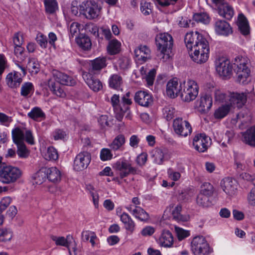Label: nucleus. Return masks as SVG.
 <instances>
[{"label":"nucleus","mask_w":255,"mask_h":255,"mask_svg":"<svg viewBox=\"0 0 255 255\" xmlns=\"http://www.w3.org/2000/svg\"><path fill=\"white\" fill-rule=\"evenodd\" d=\"M184 42L193 61L198 64L205 63L209 56L210 47L208 41L198 31L187 33Z\"/></svg>","instance_id":"nucleus-1"},{"label":"nucleus","mask_w":255,"mask_h":255,"mask_svg":"<svg viewBox=\"0 0 255 255\" xmlns=\"http://www.w3.org/2000/svg\"><path fill=\"white\" fill-rule=\"evenodd\" d=\"M157 47V56L162 62L169 61L172 57V50L173 45V38L168 33L157 34L155 38Z\"/></svg>","instance_id":"nucleus-2"},{"label":"nucleus","mask_w":255,"mask_h":255,"mask_svg":"<svg viewBox=\"0 0 255 255\" xmlns=\"http://www.w3.org/2000/svg\"><path fill=\"white\" fill-rule=\"evenodd\" d=\"M234 64L237 66L235 69L237 81L244 85L248 84L251 72L248 60L242 56H238L235 58Z\"/></svg>","instance_id":"nucleus-3"},{"label":"nucleus","mask_w":255,"mask_h":255,"mask_svg":"<svg viewBox=\"0 0 255 255\" xmlns=\"http://www.w3.org/2000/svg\"><path fill=\"white\" fill-rule=\"evenodd\" d=\"M181 98L182 101L190 102L194 100L199 94V86L197 83L191 79H187L182 83Z\"/></svg>","instance_id":"nucleus-4"},{"label":"nucleus","mask_w":255,"mask_h":255,"mask_svg":"<svg viewBox=\"0 0 255 255\" xmlns=\"http://www.w3.org/2000/svg\"><path fill=\"white\" fill-rule=\"evenodd\" d=\"M22 175L21 170L17 167L8 165L0 168V182L6 184L15 182Z\"/></svg>","instance_id":"nucleus-5"},{"label":"nucleus","mask_w":255,"mask_h":255,"mask_svg":"<svg viewBox=\"0 0 255 255\" xmlns=\"http://www.w3.org/2000/svg\"><path fill=\"white\" fill-rule=\"evenodd\" d=\"M191 250L194 255H209L213 252L203 236H197L193 238L191 242Z\"/></svg>","instance_id":"nucleus-6"},{"label":"nucleus","mask_w":255,"mask_h":255,"mask_svg":"<svg viewBox=\"0 0 255 255\" xmlns=\"http://www.w3.org/2000/svg\"><path fill=\"white\" fill-rule=\"evenodd\" d=\"M101 7L94 1H87L80 5V12L89 19L97 18L101 11Z\"/></svg>","instance_id":"nucleus-7"},{"label":"nucleus","mask_w":255,"mask_h":255,"mask_svg":"<svg viewBox=\"0 0 255 255\" xmlns=\"http://www.w3.org/2000/svg\"><path fill=\"white\" fill-rule=\"evenodd\" d=\"M113 167L121 178L127 177L128 175L137 173V169L132 167L130 163L125 159L116 162Z\"/></svg>","instance_id":"nucleus-8"},{"label":"nucleus","mask_w":255,"mask_h":255,"mask_svg":"<svg viewBox=\"0 0 255 255\" xmlns=\"http://www.w3.org/2000/svg\"><path fill=\"white\" fill-rule=\"evenodd\" d=\"M214 62L216 71L220 76L227 77L231 74L232 66L227 58L218 56Z\"/></svg>","instance_id":"nucleus-9"},{"label":"nucleus","mask_w":255,"mask_h":255,"mask_svg":"<svg viewBox=\"0 0 255 255\" xmlns=\"http://www.w3.org/2000/svg\"><path fill=\"white\" fill-rule=\"evenodd\" d=\"M173 128L175 132L179 135L186 137L192 132L189 123L182 118H177L173 121Z\"/></svg>","instance_id":"nucleus-10"},{"label":"nucleus","mask_w":255,"mask_h":255,"mask_svg":"<svg viewBox=\"0 0 255 255\" xmlns=\"http://www.w3.org/2000/svg\"><path fill=\"white\" fill-rule=\"evenodd\" d=\"M220 186L223 191L228 196H233L237 193L238 183L231 177H226L220 182Z\"/></svg>","instance_id":"nucleus-11"},{"label":"nucleus","mask_w":255,"mask_h":255,"mask_svg":"<svg viewBox=\"0 0 255 255\" xmlns=\"http://www.w3.org/2000/svg\"><path fill=\"white\" fill-rule=\"evenodd\" d=\"M91 161V155L88 152L79 153L75 157L73 168L76 171H82L86 168Z\"/></svg>","instance_id":"nucleus-12"},{"label":"nucleus","mask_w":255,"mask_h":255,"mask_svg":"<svg viewBox=\"0 0 255 255\" xmlns=\"http://www.w3.org/2000/svg\"><path fill=\"white\" fill-rule=\"evenodd\" d=\"M210 138L205 134H196L193 140V145L195 149L200 152H204L207 150L210 144Z\"/></svg>","instance_id":"nucleus-13"},{"label":"nucleus","mask_w":255,"mask_h":255,"mask_svg":"<svg viewBox=\"0 0 255 255\" xmlns=\"http://www.w3.org/2000/svg\"><path fill=\"white\" fill-rule=\"evenodd\" d=\"M212 106V98L210 95L206 94L201 95L199 99L196 102V106L201 113H206Z\"/></svg>","instance_id":"nucleus-14"},{"label":"nucleus","mask_w":255,"mask_h":255,"mask_svg":"<svg viewBox=\"0 0 255 255\" xmlns=\"http://www.w3.org/2000/svg\"><path fill=\"white\" fill-rule=\"evenodd\" d=\"M229 97L230 105L240 109L242 108L247 102V93L233 92L230 94Z\"/></svg>","instance_id":"nucleus-15"},{"label":"nucleus","mask_w":255,"mask_h":255,"mask_svg":"<svg viewBox=\"0 0 255 255\" xmlns=\"http://www.w3.org/2000/svg\"><path fill=\"white\" fill-rule=\"evenodd\" d=\"M214 29L219 35L228 36L233 33L231 26L224 20H217L214 23Z\"/></svg>","instance_id":"nucleus-16"},{"label":"nucleus","mask_w":255,"mask_h":255,"mask_svg":"<svg viewBox=\"0 0 255 255\" xmlns=\"http://www.w3.org/2000/svg\"><path fill=\"white\" fill-rule=\"evenodd\" d=\"M134 99L135 103L144 107H148L153 103L152 96L145 91H137L135 94Z\"/></svg>","instance_id":"nucleus-17"},{"label":"nucleus","mask_w":255,"mask_h":255,"mask_svg":"<svg viewBox=\"0 0 255 255\" xmlns=\"http://www.w3.org/2000/svg\"><path fill=\"white\" fill-rule=\"evenodd\" d=\"M182 83L178 84L177 78L169 80L166 85L167 95L171 98H175L182 91Z\"/></svg>","instance_id":"nucleus-18"},{"label":"nucleus","mask_w":255,"mask_h":255,"mask_svg":"<svg viewBox=\"0 0 255 255\" xmlns=\"http://www.w3.org/2000/svg\"><path fill=\"white\" fill-rule=\"evenodd\" d=\"M83 78L90 89L95 92H98L103 88L102 83L98 79L93 77L91 74L84 72Z\"/></svg>","instance_id":"nucleus-19"},{"label":"nucleus","mask_w":255,"mask_h":255,"mask_svg":"<svg viewBox=\"0 0 255 255\" xmlns=\"http://www.w3.org/2000/svg\"><path fill=\"white\" fill-rule=\"evenodd\" d=\"M53 75L57 83L66 85L73 86L76 84L75 80L72 77L58 71H53Z\"/></svg>","instance_id":"nucleus-20"},{"label":"nucleus","mask_w":255,"mask_h":255,"mask_svg":"<svg viewBox=\"0 0 255 255\" xmlns=\"http://www.w3.org/2000/svg\"><path fill=\"white\" fill-rule=\"evenodd\" d=\"M126 208L136 218L140 221H145L148 220L149 215L142 208L139 206H135L134 209L132 206L129 205L126 207Z\"/></svg>","instance_id":"nucleus-21"},{"label":"nucleus","mask_w":255,"mask_h":255,"mask_svg":"<svg viewBox=\"0 0 255 255\" xmlns=\"http://www.w3.org/2000/svg\"><path fill=\"white\" fill-rule=\"evenodd\" d=\"M173 237L171 233L168 230H164L161 233L158 239V244L161 247L170 248L173 244Z\"/></svg>","instance_id":"nucleus-22"},{"label":"nucleus","mask_w":255,"mask_h":255,"mask_svg":"<svg viewBox=\"0 0 255 255\" xmlns=\"http://www.w3.org/2000/svg\"><path fill=\"white\" fill-rule=\"evenodd\" d=\"M71 238V237L69 235L67 236L66 238H65L64 237H57V236H52L51 237V238L52 240L53 241L55 242V244L57 246H61L66 247L68 249V251H69V253L70 255H73L72 254V253H71V249L69 248V247H70V243L69 239ZM72 250H73V251L74 252V255H76V248H75V247L73 248L72 249Z\"/></svg>","instance_id":"nucleus-23"},{"label":"nucleus","mask_w":255,"mask_h":255,"mask_svg":"<svg viewBox=\"0 0 255 255\" xmlns=\"http://www.w3.org/2000/svg\"><path fill=\"white\" fill-rule=\"evenodd\" d=\"M182 208V206L179 204L176 206L173 204H171L167 208L171 211L173 219L178 222H184L188 220L187 217L183 216L181 214Z\"/></svg>","instance_id":"nucleus-24"},{"label":"nucleus","mask_w":255,"mask_h":255,"mask_svg":"<svg viewBox=\"0 0 255 255\" xmlns=\"http://www.w3.org/2000/svg\"><path fill=\"white\" fill-rule=\"evenodd\" d=\"M6 82L9 87L16 88L18 87L22 82L21 74L17 72L9 73L6 76Z\"/></svg>","instance_id":"nucleus-25"},{"label":"nucleus","mask_w":255,"mask_h":255,"mask_svg":"<svg viewBox=\"0 0 255 255\" xmlns=\"http://www.w3.org/2000/svg\"><path fill=\"white\" fill-rule=\"evenodd\" d=\"M218 13L220 16L230 20L234 15V10L231 5L225 2L218 6Z\"/></svg>","instance_id":"nucleus-26"},{"label":"nucleus","mask_w":255,"mask_h":255,"mask_svg":"<svg viewBox=\"0 0 255 255\" xmlns=\"http://www.w3.org/2000/svg\"><path fill=\"white\" fill-rule=\"evenodd\" d=\"M238 26L243 35L246 36L250 34V26L248 20L243 13H240L238 15Z\"/></svg>","instance_id":"nucleus-27"},{"label":"nucleus","mask_w":255,"mask_h":255,"mask_svg":"<svg viewBox=\"0 0 255 255\" xmlns=\"http://www.w3.org/2000/svg\"><path fill=\"white\" fill-rule=\"evenodd\" d=\"M150 53V49L145 45H140L134 50V54L137 59L143 62L146 61L149 58Z\"/></svg>","instance_id":"nucleus-28"},{"label":"nucleus","mask_w":255,"mask_h":255,"mask_svg":"<svg viewBox=\"0 0 255 255\" xmlns=\"http://www.w3.org/2000/svg\"><path fill=\"white\" fill-rule=\"evenodd\" d=\"M166 153V150L163 149L156 148L153 149L151 152L153 162L158 165L162 164Z\"/></svg>","instance_id":"nucleus-29"},{"label":"nucleus","mask_w":255,"mask_h":255,"mask_svg":"<svg viewBox=\"0 0 255 255\" xmlns=\"http://www.w3.org/2000/svg\"><path fill=\"white\" fill-rule=\"evenodd\" d=\"M47 178L53 183L58 182L61 180V174L60 170L55 167L45 169Z\"/></svg>","instance_id":"nucleus-30"},{"label":"nucleus","mask_w":255,"mask_h":255,"mask_svg":"<svg viewBox=\"0 0 255 255\" xmlns=\"http://www.w3.org/2000/svg\"><path fill=\"white\" fill-rule=\"evenodd\" d=\"M243 141L246 143L255 147V127H252L243 134Z\"/></svg>","instance_id":"nucleus-31"},{"label":"nucleus","mask_w":255,"mask_h":255,"mask_svg":"<svg viewBox=\"0 0 255 255\" xmlns=\"http://www.w3.org/2000/svg\"><path fill=\"white\" fill-rule=\"evenodd\" d=\"M121 221L125 225L126 229L132 233L134 230L135 224L129 215L127 213H123L120 216Z\"/></svg>","instance_id":"nucleus-32"},{"label":"nucleus","mask_w":255,"mask_h":255,"mask_svg":"<svg viewBox=\"0 0 255 255\" xmlns=\"http://www.w3.org/2000/svg\"><path fill=\"white\" fill-rule=\"evenodd\" d=\"M48 84L50 91L57 96L61 98H64L66 96V93L61 88L59 83H56L52 80H49Z\"/></svg>","instance_id":"nucleus-33"},{"label":"nucleus","mask_w":255,"mask_h":255,"mask_svg":"<svg viewBox=\"0 0 255 255\" xmlns=\"http://www.w3.org/2000/svg\"><path fill=\"white\" fill-rule=\"evenodd\" d=\"M28 116L36 121H41L45 119V115L38 107H34L28 113Z\"/></svg>","instance_id":"nucleus-34"},{"label":"nucleus","mask_w":255,"mask_h":255,"mask_svg":"<svg viewBox=\"0 0 255 255\" xmlns=\"http://www.w3.org/2000/svg\"><path fill=\"white\" fill-rule=\"evenodd\" d=\"M125 142L126 138L125 136L123 134H120L116 136L109 146L112 150L117 151L124 145Z\"/></svg>","instance_id":"nucleus-35"},{"label":"nucleus","mask_w":255,"mask_h":255,"mask_svg":"<svg viewBox=\"0 0 255 255\" xmlns=\"http://www.w3.org/2000/svg\"><path fill=\"white\" fill-rule=\"evenodd\" d=\"M231 109L229 104H226L219 107L215 111L214 115L215 119H221L226 117Z\"/></svg>","instance_id":"nucleus-36"},{"label":"nucleus","mask_w":255,"mask_h":255,"mask_svg":"<svg viewBox=\"0 0 255 255\" xmlns=\"http://www.w3.org/2000/svg\"><path fill=\"white\" fill-rule=\"evenodd\" d=\"M12 139L15 144L24 142V133L19 128H16L12 130Z\"/></svg>","instance_id":"nucleus-37"},{"label":"nucleus","mask_w":255,"mask_h":255,"mask_svg":"<svg viewBox=\"0 0 255 255\" xmlns=\"http://www.w3.org/2000/svg\"><path fill=\"white\" fill-rule=\"evenodd\" d=\"M76 42L77 44L85 50H88L91 48L92 43L90 39L87 36H82L77 38Z\"/></svg>","instance_id":"nucleus-38"},{"label":"nucleus","mask_w":255,"mask_h":255,"mask_svg":"<svg viewBox=\"0 0 255 255\" xmlns=\"http://www.w3.org/2000/svg\"><path fill=\"white\" fill-rule=\"evenodd\" d=\"M121 42L116 39H114L109 41L107 47L109 53L111 54H116L120 50Z\"/></svg>","instance_id":"nucleus-39"},{"label":"nucleus","mask_w":255,"mask_h":255,"mask_svg":"<svg viewBox=\"0 0 255 255\" xmlns=\"http://www.w3.org/2000/svg\"><path fill=\"white\" fill-rule=\"evenodd\" d=\"M40 65L38 61L34 58H30L26 65V68L31 74H36L39 70Z\"/></svg>","instance_id":"nucleus-40"},{"label":"nucleus","mask_w":255,"mask_h":255,"mask_svg":"<svg viewBox=\"0 0 255 255\" xmlns=\"http://www.w3.org/2000/svg\"><path fill=\"white\" fill-rule=\"evenodd\" d=\"M123 83V79L121 76L118 74H114L109 79V85L110 87L118 89Z\"/></svg>","instance_id":"nucleus-41"},{"label":"nucleus","mask_w":255,"mask_h":255,"mask_svg":"<svg viewBox=\"0 0 255 255\" xmlns=\"http://www.w3.org/2000/svg\"><path fill=\"white\" fill-rule=\"evenodd\" d=\"M210 196L199 193L196 199V202L198 205L204 207H207L211 205V202L209 200Z\"/></svg>","instance_id":"nucleus-42"},{"label":"nucleus","mask_w":255,"mask_h":255,"mask_svg":"<svg viewBox=\"0 0 255 255\" xmlns=\"http://www.w3.org/2000/svg\"><path fill=\"white\" fill-rule=\"evenodd\" d=\"M92 65L94 70H101L106 66V59L104 57L97 58L92 62Z\"/></svg>","instance_id":"nucleus-43"},{"label":"nucleus","mask_w":255,"mask_h":255,"mask_svg":"<svg viewBox=\"0 0 255 255\" xmlns=\"http://www.w3.org/2000/svg\"><path fill=\"white\" fill-rule=\"evenodd\" d=\"M34 92V88L32 83L27 82L22 85L21 88V94L24 97L32 95Z\"/></svg>","instance_id":"nucleus-44"},{"label":"nucleus","mask_w":255,"mask_h":255,"mask_svg":"<svg viewBox=\"0 0 255 255\" xmlns=\"http://www.w3.org/2000/svg\"><path fill=\"white\" fill-rule=\"evenodd\" d=\"M193 19L198 22L208 24L210 22V17L206 13H197L193 15Z\"/></svg>","instance_id":"nucleus-45"},{"label":"nucleus","mask_w":255,"mask_h":255,"mask_svg":"<svg viewBox=\"0 0 255 255\" xmlns=\"http://www.w3.org/2000/svg\"><path fill=\"white\" fill-rule=\"evenodd\" d=\"M214 191V187L212 184L209 182H204L201 186L200 193L211 197L213 195Z\"/></svg>","instance_id":"nucleus-46"},{"label":"nucleus","mask_w":255,"mask_h":255,"mask_svg":"<svg viewBox=\"0 0 255 255\" xmlns=\"http://www.w3.org/2000/svg\"><path fill=\"white\" fill-rule=\"evenodd\" d=\"M12 237V233L6 229H0V242H5L10 241Z\"/></svg>","instance_id":"nucleus-47"},{"label":"nucleus","mask_w":255,"mask_h":255,"mask_svg":"<svg viewBox=\"0 0 255 255\" xmlns=\"http://www.w3.org/2000/svg\"><path fill=\"white\" fill-rule=\"evenodd\" d=\"M44 3L47 12L52 13L58 8L56 0H45Z\"/></svg>","instance_id":"nucleus-48"},{"label":"nucleus","mask_w":255,"mask_h":255,"mask_svg":"<svg viewBox=\"0 0 255 255\" xmlns=\"http://www.w3.org/2000/svg\"><path fill=\"white\" fill-rule=\"evenodd\" d=\"M35 40L41 48L44 49L47 48L48 41L46 35L41 32H38L37 34Z\"/></svg>","instance_id":"nucleus-49"},{"label":"nucleus","mask_w":255,"mask_h":255,"mask_svg":"<svg viewBox=\"0 0 255 255\" xmlns=\"http://www.w3.org/2000/svg\"><path fill=\"white\" fill-rule=\"evenodd\" d=\"M46 172L42 170H39L37 172L34 176V182L36 184H41L46 179Z\"/></svg>","instance_id":"nucleus-50"},{"label":"nucleus","mask_w":255,"mask_h":255,"mask_svg":"<svg viewBox=\"0 0 255 255\" xmlns=\"http://www.w3.org/2000/svg\"><path fill=\"white\" fill-rule=\"evenodd\" d=\"M58 153L56 149L53 147L48 148L45 154V158L47 160H56L58 158Z\"/></svg>","instance_id":"nucleus-51"},{"label":"nucleus","mask_w":255,"mask_h":255,"mask_svg":"<svg viewBox=\"0 0 255 255\" xmlns=\"http://www.w3.org/2000/svg\"><path fill=\"white\" fill-rule=\"evenodd\" d=\"M175 112V109L170 106L166 107L163 109V115L167 121L171 120L174 117Z\"/></svg>","instance_id":"nucleus-52"},{"label":"nucleus","mask_w":255,"mask_h":255,"mask_svg":"<svg viewBox=\"0 0 255 255\" xmlns=\"http://www.w3.org/2000/svg\"><path fill=\"white\" fill-rule=\"evenodd\" d=\"M80 25L78 22H73L71 24L69 28L70 37H73L78 35L80 32Z\"/></svg>","instance_id":"nucleus-53"},{"label":"nucleus","mask_w":255,"mask_h":255,"mask_svg":"<svg viewBox=\"0 0 255 255\" xmlns=\"http://www.w3.org/2000/svg\"><path fill=\"white\" fill-rule=\"evenodd\" d=\"M117 64L121 69H127L129 66L130 60L126 57L120 58L117 62Z\"/></svg>","instance_id":"nucleus-54"},{"label":"nucleus","mask_w":255,"mask_h":255,"mask_svg":"<svg viewBox=\"0 0 255 255\" xmlns=\"http://www.w3.org/2000/svg\"><path fill=\"white\" fill-rule=\"evenodd\" d=\"M17 147V154L20 157L25 158L28 155V151L24 142L16 144Z\"/></svg>","instance_id":"nucleus-55"},{"label":"nucleus","mask_w":255,"mask_h":255,"mask_svg":"<svg viewBox=\"0 0 255 255\" xmlns=\"http://www.w3.org/2000/svg\"><path fill=\"white\" fill-rule=\"evenodd\" d=\"M14 54L21 61H23L25 59L26 55L24 53V49L21 45L15 46Z\"/></svg>","instance_id":"nucleus-56"},{"label":"nucleus","mask_w":255,"mask_h":255,"mask_svg":"<svg viewBox=\"0 0 255 255\" xmlns=\"http://www.w3.org/2000/svg\"><path fill=\"white\" fill-rule=\"evenodd\" d=\"M113 154L108 148H103L100 152V158L102 161H107L112 158Z\"/></svg>","instance_id":"nucleus-57"},{"label":"nucleus","mask_w":255,"mask_h":255,"mask_svg":"<svg viewBox=\"0 0 255 255\" xmlns=\"http://www.w3.org/2000/svg\"><path fill=\"white\" fill-rule=\"evenodd\" d=\"M175 230L179 240H182L189 235L188 231L184 230L181 228L175 227Z\"/></svg>","instance_id":"nucleus-58"},{"label":"nucleus","mask_w":255,"mask_h":255,"mask_svg":"<svg viewBox=\"0 0 255 255\" xmlns=\"http://www.w3.org/2000/svg\"><path fill=\"white\" fill-rule=\"evenodd\" d=\"M128 110V106L125 107L124 108L121 107L119 109H114L116 114V118L119 121H121L126 112Z\"/></svg>","instance_id":"nucleus-59"},{"label":"nucleus","mask_w":255,"mask_h":255,"mask_svg":"<svg viewBox=\"0 0 255 255\" xmlns=\"http://www.w3.org/2000/svg\"><path fill=\"white\" fill-rule=\"evenodd\" d=\"M156 70L154 69H152L151 70H150L148 74L146 76V81L148 86H150L153 85Z\"/></svg>","instance_id":"nucleus-60"},{"label":"nucleus","mask_w":255,"mask_h":255,"mask_svg":"<svg viewBox=\"0 0 255 255\" xmlns=\"http://www.w3.org/2000/svg\"><path fill=\"white\" fill-rule=\"evenodd\" d=\"M226 95L224 93L223 91L219 90L216 89L214 91V98L216 101H218L219 102H223L224 100L226 99Z\"/></svg>","instance_id":"nucleus-61"},{"label":"nucleus","mask_w":255,"mask_h":255,"mask_svg":"<svg viewBox=\"0 0 255 255\" xmlns=\"http://www.w3.org/2000/svg\"><path fill=\"white\" fill-rule=\"evenodd\" d=\"M11 199L9 197L3 198L0 201V211H4L11 203Z\"/></svg>","instance_id":"nucleus-62"},{"label":"nucleus","mask_w":255,"mask_h":255,"mask_svg":"<svg viewBox=\"0 0 255 255\" xmlns=\"http://www.w3.org/2000/svg\"><path fill=\"white\" fill-rule=\"evenodd\" d=\"M12 119L5 114L0 113V123L4 126H8L12 122Z\"/></svg>","instance_id":"nucleus-63"},{"label":"nucleus","mask_w":255,"mask_h":255,"mask_svg":"<svg viewBox=\"0 0 255 255\" xmlns=\"http://www.w3.org/2000/svg\"><path fill=\"white\" fill-rule=\"evenodd\" d=\"M52 135L55 140H58L64 138L66 133L60 129H56L52 132Z\"/></svg>","instance_id":"nucleus-64"}]
</instances>
